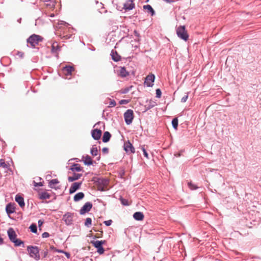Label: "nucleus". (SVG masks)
Listing matches in <instances>:
<instances>
[{"label":"nucleus","instance_id":"obj_1","mask_svg":"<svg viewBox=\"0 0 261 261\" xmlns=\"http://www.w3.org/2000/svg\"><path fill=\"white\" fill-rule=\"evenodd\" d=\"M92 181L97 185L98 190L101 191L105 190V187L106 186L109 182L108 179L98 177H93L92 179Z\"/></svg>","mask_w":261,"mask_h":261},{"label":"nucleus","instance_id":"obj_2","mask_svg":"<svg viewBox=\"0 0 261 261\" xmlns=\"http://www.w3.org/2000/svg\"><path fill=\"white\" fill-rule=\"evenodd\" d=\"M27 250L30 257L36 260L40 259L39 249L37 246H28L27 247Z\"/></svg>","mask_w":261,"mask_h":261},{"label":"nucleus","instance_id":"obj_3","mask_svg":"<svg viewBox=\"0 0 261 261\" xmlns=\"http://www.w3.org/2000/svg\"><path fill=\"white\" fill-rule=\"evenodd\" d=\"M176 34L180 39L184 41H187L189 38V35L185 25H180L177 28Z\"/></svg>","mask_w":261,"mask_h":261},{"label":"nucleus","instance_id":"obj_4","mask_svg":"<svg viewBox=\"0 0 261 261\" xmlns=\"http://www.w3.org/2000/svg\"><path fill=\"white\" fill-rule=\"evenodd\" d=\"M42 38L39 35L33 34L31 35L27 39V42L30 43L31 47H35V46L38 44L40 41H42Z\"/></svg>","mask_w":261,"mask_h":261},{"label":"nucleus","instance_id":"obj_5","mask_svg":"<svg viewBox=\"0 0 261 261\" xmlns=\"http://www.w3.org/2000/svg\"><path fill=\"white\" fill-rule=\"evenodd\" d=\"M124 118L127 125H129L132 123L134 119V112L131 109H128L124 114Z\"/></svg>","mask_w":261,"mask_h":261},{"label":"nucleus","instance_id":"obj_6","mask_svg":"<svg viewBox=\"0 0 261 261\" xmlns=\"http://www.w3.org/2000/svg\"><path fill=\"white\" fill-rule=\"evenodd\" d=\"M74 214L67 212L63 216V220L67 225H70L72 224Z\"/></svg>","mask_w":261,"mask_h":261},{"label":"nucleus","instance_id":"obj_7","mask_svg":"<svg viewBox=\"0 0 261 261\" xmlns=\"http://www.w3.org/2000/svg\"><path fill=\"white\" fill-rule=\"evenodd\" d=\"M123 147L127 154L134 153L135 152V149L129 141H127L124 143Z\"/></svg>","mask_w":261,"mask_h":261},{"label":"nucleus","instance_id":"obj_8","mask_svg":"<svg viewBox=\"0 0 261 261\" xmlns=\"http://www.w3.org/2000/svg\"><path fill=\"white\" fill-rule=\"evenodd\" d=\"M92 207V203L91 202H87L81 207L80 210V214L84 215L86 213H88Z\"/></svg>","mask_w":261,"mask_h":261},{"label":"nucleus","instance_id":"obj_9","mask_svg":"<svg viewBox=\"0 0 261 261\" xmlns=\"http://www.w3.org/2000/svg\"><path fill=\"white\" fill-rule=\"evenodd\" d=\"M155 80V76L153 74L148 75L146 78L144 84L148 87H151L153 85Z\"/></svg>","mask_w":261,"mask_h":261},{"label":"nucleus","instance_id":"obj_10","mask_svg":"<svg viewBox=\"0 0 261 261\" xmlns=\"http://www.w3.org/2000/svg\"><path fill=\"white\" fill-rule=\"evenodd\" d=\"M15 203L10 202L6 205V212L8 215H10L15 212Z\"/></svg>","mask_w":261,"mask_h":261},{"label":"nucleus","instance_id":"obj_11","mask_svg":"<svg viewBox=\"0 0 261 261\" xmlns=\"http://www.w3.org/2000/svg\"><path fill=\"white\" fill-rule=\"evenodd\" d=\"M102 132L99 129H94L91 130V136L95 140H98L101 136Z\"/></svg>","mask_w":261,"mask_h":261},{"label":"nucleus","instance_id":"obj_12","mask_svg":"<svg viewBox=\"0 0 261 261\" xmlns=\"http://www.w3.org/2000/svg\"><path fill=\"white\" fill-rule=\"evenodd\" d=\"M82 184V182H75L73 183L69 189V194H71L75 192L81 188Z\"/></svg>","mask_w":261,"mask_h":261},{"label":"nucleus","instance_id":"obj_13","mask_svg":"<svg viewBox=\"0 0 261 261\" xmlns=\"http://www.w3.org/2000/svg\"><path fill=\"white\" fill-rule=\"evenodd\" d=\"M8 236L9 240L12 242L16 238L17 235L13 228L10 227L7 231Z\"/></svg>","mask_w":261,"mask_h":261},{"label":"nucleus","instance_id":"obj_14","mask_svg":"<svg viewBox=\"0 0 261 261\" xmlns=\"http://www.w3.org/2000/svg\"><path fill=\"white\" fill-rule=\"evenodd\" d=\"M135 8L133 0H127L123 5V8L126 10H132Z\"/></svg>","mask_w":261,"mask_h":261},{"label":"nucleus","instance_id":"obj_15","mask_svg":"<svg viewBox=\"0 0 261 261\" xmlns=\"http://www.w3.org/2000/svg\"><path fill=\"white\" fill-rule=\"evenodd\" d=\"M117 73L122 77H126L129 74V72L126 71L124 67H120L119 69L117 70Z\"/></svg>","mask_w":261,"mask_h":261},{"label":"nucleus","instance_id":"obj_16","mask_svg":"<svg viewBox=\"0 0 261 261\" xmlns=\"http://www.w3.org/2000/svg\"><path fill=\"white\" fill-rule=\"evenodd\" d=\"M15 201L18 203L21 208H23L25 206L24 198L21 195L17 194L15 198Z\"/></svg>","mask_w":261,"mask_h":261},{"label":"nucleus","instance_id":"obj_17","mask_svg":"<svg viewBox=\"0 0 261 261\" xmlns=\"http://www.w3.org/2000/svg\"><path fill=\"white\" fill-rule=\"evenodd\" d=\"M74 70V67L70 65H66L63 67V71L66 75H71L72 72Z\"/></svg>","mask_w":261,"mask_h":261},{"label":"nucleus","instance_id":"obj_18","mask_svg":"<svg viewBox=\"0 0 261 261\" xmlns=\"http://www.w3.org/2000/svg\"><path fill=\"white\" fill-rule=\"evenodd\" d=\"M50 195L47 192H40L38 193V198L41 200L49 199Z\"/></svg>","mask_w":261,"mask_h":261},{"label":"nucleus","instance_id":"obj_19","mask_svg":"<svg viewBox=\"0 0 261 261\" xmlns=\"http://www.w3.org/2000/svg\"><path fill=\"white\" fill-rule=\"evenodd\" d=\"M82 176V174L73 173L72 176L68 177V180L69 182H72L80 179Z\"/></svg>","mask_w":261,"mask_h":261},{"label":"nucleus","instance_id":"obj_20","mask_svg":"<svg viewBox=\"0 0 261 261\" xmlns=\"http://www.w3.org/2000/svg\"><path fill=\"white\" fill-rule=\"evenodd\" d=\"M111 57L112 60L115 62H118L121 60V56L118 55L116 51L112 50L111 51Z\"/></svg>","mask_w":261,"mask_h":261},{"label":"nucleus","instance_id":"obj_21","mask_svg":"<svg viewBox=\"0 0 261 261\" xmlns=\"http://www.w3.org/2000/svg\"><path fill=\"white\" fill-rule=\"evenodd\" d=\"M134 218L137 221H141L144 219V216L142 212H137L133 215Z\"/></svg>","mask_w":261,"mask_h":261},{"label":"nucleus","instance_id":"obj_22","mask_svg":"<svg viewBox=\"0 0 261 261\" xmlns=\"http://www.w3.org/2000/svg\"><path fill=\"white\" fill-rule=\"evenodd\" d=\"M73 172H80L83 170V168L81 167L80 165L74 163L69 169Z\"/></svg>","mask_w":261,"mask_h":261},{"label":"nucleus","instance_id":"obj_23","mask_svg":"<svg viewBox=\"0 0 261 261\" xmlns=\"http://www.w3.org/2000/svg\"><path fill=\"white\" fill-rule=\"evenodd\" d=\"M143 9L146 10L147 12L150 13L151 16L155 15V13L152 7L150 5H146L143 6Z\"/></svg>","mask_w":261,"mask_h":261},{"label":"nucleus","instance_id":"obj_24","mask_svg":"<svg viewBox=\"0 0 261 261\" xmlns=\"http://www.w3.org/2000/svg\"><path fill=\"white\" fill-rule=\"evenodd\" d=\"M111 134L109 132H105L102 136V141L104 143L109 142L111 138Z\"/></svg>","mask_w":261,"mask_h":261},{"label":"nucleus","instance_id":"obj_25","mask_svg":"<svg viewBox=\"0 0 261 261\" xmlns=\"http://www.w3.org/2000/svg\"><path fill=\"white\" fill-rule=\"evenodd\" d=\"M85 194L83 192H80L76 193L73 197V200L75 202L79 201L84 198Z\"/></svg>","mask_w":261,"mask_h":261},{"label":"nucleus","instance_id":"obj_26","mask_svg":"<svg viewBox=\"0 0 261 261\" xmlns=\"http://www.w3.org/2000/svg\"><path fill=\"white\" fill-rule=\"evenodd\" d=\"M83 158L85 159L83 161L85 165L90 166L93 164V162L92 161L91 158L89 155H87L85 157L83 156Z\"/></svg>","mask_w":261,"mask_h":261},{"label":"nucleus","instance_id":"obj_27","mask_svg":"<svg viewBox=\"0 0 261 261\" xmlns=\"http://www.w3.org/2000/svg\"><path fill=\"white\" fill-rule=\"evenodd\" d=\"M105 241H96L92 242L93 246L97 249L102 246L103 243Z\"/></svg>","mask_w":261,"mask_h":261},{"label":"nucleus","instance_id":"obj_28","mask_svg":"<svg viewBox=\"0 0 261 261\" xmlns=\"http://www.w3.org/2000/svg\"><path fill=\"white\" fill-rule=\"evenodd\" d=\"M178 124V120L177 117L173 118L172 120V125L174 129H177Z\"/></svg>","mask_w":261,"mask_h":261},{"label":"nucleus","instance_id":"obj_29","mask_svg":"<svg viewBox=\"0 0 261 261\" xmlns=\"http://www.w3.org/2000/svg\"><path fill=\"white\" fill-rule=\"evenodd\" d=\"M90 153L93 156H96L98 154V150L95 145L92 146L90 149Z\"/></svg>","mask_w":261,"mask_h":261},{"label":"nucleus","instance_id":"obj_30","mask_svg":"<svg viewBox=\"0 0 261 261\" xmlns=\"http://www.w3.org/2000/svg\"><path fill=\"white\" fill-rule=\"evenodd\" d=\"M12 242L14 244V245L16 247L20 246L21 245H22L23 246H24V242L20 239H16Z\"/></svg>","mask_w":261,"mask_h":261},{"label":"nucleus","instance_id":"obj_31","mask_svg":"<svg viewBox=\"0 0 261 261\" xmlns=\"http://www.w3.org/2000/svg\"><path fill=\"white\" fill-rule=\"evenodd\" d=\"M59 182V181L57 179H53L49 182V186L50 188L53 189L54 188V185L57 184Z\"/></svg>","mask_w":261,"mask_h":261},{"label":"nucleus","instance_id":"obj_32","mask_svg":"<svg viewBox=\"0 0 261 261\" xmlns=\"http://www.w3.org/2000/svg\"><path fill=\"white\" fill-rule=\"evenodd\" d=\"M59 49V47L58 45L56 43H53L51 46V51L52 53H56Z\"/></svg>","mask_w":261,"mask_h":261},{"label":"nucleus","instance_id":"obj_33","mask_svg":"<svg viewBox=\"0 0 261 261\" xmlns=\"http://www.w3.org/2000/svg\"><path fill=\"white\" fill-rule=\"evenodd\" d=\"M29 228L30 229V230L31 232L33 233H37V227L36 224H32L30 225Z\"/></svg>","mask_w":261,"mask_h":261},{"label":"nucleus","instance_id":"obj_34","mask_svg":"<svg viewBox=\"0 0 261 261\" xmlns=\"http://www.w3.org/2000/svg\"><path fill=\"white\" fill-rule=\"evenodd\" d=\"M92 224V219L90 218H87L85 222V225L87 227H90Z\"/></svg>","mask_w":261,"mask_h":261},{"label":"nucleus","instance_id":"obj_35","mask_svg":"<svg viewBox=\"0 0 261 261\" xmlns=\"http://www.w3.org/2000/svg\"><path fill=\"white\" fill-rule=\"evenodd\" d=\"M56 5V2L55 0H52L50 2L47 3L46 6L51 8H54Z\"/></svg>","mask_w":261,"mask_h":261},{"label":"nucleus","instance_id":"obj_36","mask_svg":"<svg viewBox=\"0 0 261 261\" xmlns=\"http://www.w3.org/2000/svg\"><path fill=\"white\" fill-rule=\"evenodd\" d=\"M188 185L189 188L192 190H196L198 189V187L196 185L192 184L191 182H188Z\"/></svg>","mask_w":261,"mask_h":261},{"label":"nucleus","instance_id":"obj_37","mask_svg":"<svg viewBox=\"0 0 261 261\" xmlns=\"http://www.w3.org/2000/svg\"><path fill=\"white\" fill-rule=\"evenodd\" d=\"M120 200L121 201V203L122 205H125V206H127V205H128V201L127 200L122 198V197H121L120 198Z\"/></svg>","mask_w":261,"mask_h":261},{"label":"nucleus","instance_id":"obj_38","mask_svg":"<svg viewBox=\"0 0 261 261\" xmlns=\"http://www.w3.org/2000/svg\"><path fill=\"white\" fill-rule=\"evenodd\" d=\"M231 237H239L241 236V233L238 231H234L230 234Z\"/></svg>","mask_w":261,"mask_h":261},{"label":"nucleus","instance_id":"obj_39","mask_svg":"<svg viewBox=\"0 0 261 261\" xmlns=\"http://www.w3.org/2000/svg\"><path fill=\"white\" fill-rule=\"evenodd\" d=\"M141 149L143 151V155L147 159H149V157H148V154L146 150V149L145 148L144 146H142L141 147Z\"/></svg>","mask_w":261,"mask_h":261},{"label":"nucleus","instance_id":"obj_40","mask_svg":"<svg viewBox=\"0 0 261 261\" xmlns=\"http://www.w3.org/2000/svg\"><path fill=\"white\" fill-rule=\"evenodd\" d=\"M3 167L4 168H8V165L6 164L3 159H0V167Z\"/></svg>","mask_w":261,"mask_h":261},{"label":"nucleus","instance_id":"obj_41","mask_svg":"<svg viewBox=\"0 0 261 261\" xmlns=\"http://www.w3.org/2000/svg\"><path fill=\"white\" fill-rule=\"evenodd\" d=\"M156 92V97L157 98H160L162 95V91L160 89H157L155 90Z\"/></svg>","mask_w":261,"mask_h":261},{"label":"nucleus","instance_id":"obj_42","mask_svg":"<svg viewBox=\"0 0 261 261\" xmlns=\"http://www.w3.org/2000/svg\"><path fill=\"white\" fill-rule=\"evenodd\" d=\"M129 102V100L127 99H121L119 101V103L120 105H126Z\"/></svg>","mask_w":261,"mask_h":261},{"label":"nucleus","instance_id":"obj_43","mask_svg":"<svg viewBox=\"0 0 261 261\" xmlns=\"http://www.w3.org/2000/svg\"><path fill=\"white\" fill-rule=\"evenodd\" d=\"M116 105V101H115V100L112 99V100H111V101L110 102L109 107V108L113 107H115Z\"/></svg>","mask_w":261,"mask_h":261},{"label":"nucleus","instance_id":"obj_44","mask_svg":"<svg viewBox=\"0 0 261 261\" xmlns=\"http://www.w3.org/2000/svg\"><path fill=\"white\" fill-rule=\"evenodd\" d=\"M103 223L107 226H110L112 223V221L111 220H107V221H105L103 222Z\"/></svg>","mask_w":261,"mask_h":261},{"label":"nucleus","instance_id":"obj_45","mask_svg":"<svg viewBox=\"0 0 261 261\" xmlns=\"http://www.w3.org/2000/svg\"><path fill=\"white\" fill-rule=\"evenodd\" d=\"M188 94L187 93L186 95H185L184 97H182V98L181 99V102H186L188 99Z\"/></svg>","mask_w":261,"mask_h":261},{"label":"nucleus","instance_id":"obj_46","mask_svg":"<svg viewBox=\"0 0 261 261\" xmlns=\"http://www.w3.org/2000/svg\"><path fill=\"white\" fill-rule=\"evenodd\" d=\"M34 186L35 187H42L43 186V183L42 182H36L35 181H33Z\"/></svg>","mask_w":261,"mask_h":261},{"label":"nucleus","instance_id":"obj_47","mask_svg":"<svg viewBox=\"0 0 261 261\" xmlns=\"http://www.w3.org/2000/svg\"><path fill=\"white\" fill-rule=\"evenodd\" d=\"M97 252L100 254H101L102 253H103L104 251H105V250L103 248V247H101L100 248H98L97 249Z\"/></svg>","mask_w":261,"mask_h":261},{"label":"nucleus","instance_id":"obj_48","mask_svg":"<svg viewBox=\"0 0 261 261\" xmlns=\"http://www.w3.org/2000/svg\"><path fill=\"white\" fill-rule=\"evenodd\" d=\"M102 152L105 154H108L109 153V148L107 147H103L102 149Z\"/></svg>","mask_w":261,"mask_h":261},{"label":"nucleus","instance_id":"obj_49","mask_svg":"<svg viewBox=\"0 0 261 261\" xmlns=\"http://www.w3.org/2000/svg\"><path fill=\"white\" fill-rule=\"evenodd\" d=\"M49 236V234L47 232H44L42 234V237L43 238H46Z\"/></svg>","mask_w":261,"mask_h":261},{"label":"nucleus","instance_id":"obj_50","mask_svg":"<svg viewBox=\"0 0 261 261\" xmlns=\"http://www.w3.org/2000/svg\"><path fill=\"white\" fill-rule=\"evenodd\" d=\"M130 88H125V89L123 90V92H122V93L126 94V93H128V91H129V90H130Z\"/></svg>","mask_w":261,"mask_h":261},{"label":"nucleus","instance_id":"obj_51","mask_svg":"<svg viewBox=\"0 0 261 261\" xmlns=\"http://www.w3.org/2000/svg\"><path fill=\"white\" fill-rule=\"evenodd\" d=\"M64 254L65 255L67 258H69L70 257V254L69 252L64 251Z\"/></svg>","mask_w":261,"mask_h":261},{"label":"nucleus","instance_id":"obj_52","mask_svg":"<svg viewBox=\"0 0 261 261\" xmlns=\"http://www.w3.org/2000/svg\"><path fill=\"white\" fill-rule=\"evenodd\" d=\"M44 223L43 220H39L38 222L39 227H40Z\"/></svg>","mask_w":261,"mask_h":261},{"label":"nucleus","instance_id":"obj_53","mask_svg":"<svg viewBox=\"0 0 261 261\" xmlns=\"http://www.w3.org/2000/svg\"><path fill=\"white\" fill-rule=\"evenodd\" d=\"M23 55H24L23 53L22 52L18 51L17 53V55L20 58H23Z\"/></svg>","mask_w":261,"mask_h":261},{"label":"nucleus","instance_id":"obj_54","mask_svg":"<svg viewBox=\"0 0 261 261\" xmlns=\"http://www.w3.org/2000/svg\"><path fill=\"white\" fill-rule=\"evenodd\" d=\"M56 251L59 253H64L65 251L63 250L56 249Z\"/></svg>","mask_w":261,"mask_h":261},{"label":"nucleus","instance_id":"obj_55","mask_svg":"<svg viewBox=\"0 0 261 261\" xmlns=\"http://www.w3.org/2000/svg\"><path fill=\"white\" fill-rule=\"evenodd\" d=\"M164 1L166 2L167 3H171L173 2V1L172 0H163Z\"/></svg>","mask_w":261,"mask_h":261},{"label":"nucleus","instance_id":"obj_56","mask_svg":"<svg viewBox=\"0 0 261 261\" xmlns=\"http://www.w3.org/2000/svg\"><path fill=\"white\" fill-rule=\"evenodd\" d=\"M40 1L47 3L50 2L52 0H40Z\"/></svg>","mask_w":261,"mask_h":261},{"label":"nucleus","instance_id":"obj_57","mask_svg":"<svg viewBox=\"0 0 261 261\" xmlns=\"http://www.w3.org/2000/svg\"><path fill=\"white\" fill-rule=\"evenodd\" d=\"M134 34H135L136 36H139V33L136 31H134Z\"/></svg>","mask_w":261,"mask_h":261},{"label":"nucleus","instance_id":"obj_58","mask_svg":"<svg viewBox=\"0 0 261 261\" xmlns=\"http://www.w3.org/2000/svg\"><path fill=\"white\" fill-rule=\"evenodd\" d=\"M100 155H99V156L96 158V160L98 161L100 160Z\"/></svg>","mask_w":261,"mask_h":261},{"label":"nucleus","instance_id":"obj_59","mask_svg":"<svg viewBox=\"0 0 261 261\" xmlns=\"http://www.w3.org/2000/svg\"><path fill=\"white\" fill-rule=\"evenodd\" d=\"M21 18H19L18 20H17V22H18L19 23H21Z\"/></svg>","mask_w":261,"mask_h":261},{"label":"nucleus","instance_id":"obj_60","mask_svg":"<svg viewBox=\"0 0 261 261\" xmlns=\"http://www.w3.org/2000/svg\"><path fill=\"white\" fill-rule=\"evenodd\" d=\"M61 24H67V25H68V24L67 23H66V22H64V21H62V23Z\"/></svg>","mask_w":261,"mask_h":261},{"label":"nucleus","instance_id":"obj_61","mask_svg":"<svg viewBox=\"0 0 261 261\" xmlns=\"http://www.w3.org/2000/svg\"><path fill=\"white\" fill-rule=\"evenodd\" d=\"M50 16L51 17H54V14H51L50 15Z\"/></svg>","mask_w":261,"mask_h":261},{"label":"nucleus","instance_id":"obj_62","mask_svg":"<svg viewBox=\"0 0 261 261\" xmlns=\"http://www.w3.org/2000/svg\"><path fill=\"white\" fill-rule=\"evenodd\" d=\"M107 112V110H104L103 111V114H104Z\"/></svg>","mask_w":261,"mask_h":261}]
</instances>
